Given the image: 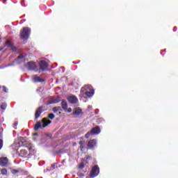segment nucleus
<instances>
[{"instance_id": "nucleus-27", "label": "nucleus", "mask_w": 178, "mask_h": 178, "mask_svg": "<svg viewBox=\"0 0 178 178\" xmlns=\"http://www.w3.org/2000/svg\"><path fill=\"white\" fill-rule=\"evenodd\" d=\"M23 58H24V56H23L22 54H20V55L17 57V59H23Z\"/></svg>"}, {"instance_id": "nucleus-1", "label": "nucleus", "mask_w": 178, "mask_h": 178, "mask_svg": "<svg viewBox=\"0 0 178 178\" xmlns=\"http://www.w3.org/2000/svg\"><path fill=\"white\" fill-rule=\"evenodd\" d=\"M94 89H92V86L90 85H85L81 89V95L83 98H90V97H92L94 95Z\"/></svg>"}, {"instance_id": "nucleus-8", "label": "nucleus", "mask_w": 178, "mask_h": 178, "mask_svg": "<svg viewBox=\"0 0 178 178\" xmlns=\"http://www.w3.org/2000/svg\"><path fill=\"white\" fill-rule=\"evenodd\" d=\"M62 101V97H57L55 98H53L51 100L47 102V105H52V104H59Z\"/></svg>"}, {"instance_id": "nucleus-28", "label": "nucleus", "mask_w": 178, "mask_h": 178, "mask_svg": "<svg viewBox=\"0 0 178 178\" xmlns=\"http://www.w3.org/2000/svg\"><path fill=\"white\" fill-rule=\"evenodd\" d=\"M3 91H4V92H8V89L6 88V87H3Z\"/></svg>"}, {"instance_id": "nucleus-3", "label": "nucleus", "mask_w": 178, "mask_h": 178, "mask_svg": "<svg viewBox=\"0 0 178 178\" xmlns=\"http://www.w3.org/2000/svg\"><path fill=\"white\" fill-rule=\"evenodd\" d=\"M30 33H31V29H30L29 27H24L22 29V30H21L19 37L22 40H29Z\"/></svg>"}, {"instance_id": "nucleus-25", "label": "nucleus", "mask_w": 178, "mask_h": 178, "mask_svg": "<svg viewBox=\"0 0 178 178\" xmlns=\"http://www.w3.org/2000/svg\"><path fill=\"white\" fill-rule=\"evenodd\" d=\"M65 112H67L68 113H72V108L70 107V108H67V110L65 111Z\"/></svg>"}, {"instance_id": "nucleus-23", "label": "nucleus", "mask_w": 178, "mask_h": 178, "mask_svg": "<svg viewBox=\"0 0 178 178\" xmlns=\"http://www.w3.org/2000/svg\"><path fill=\"white\" fill-rule=\"evenodd\" d=\"M91 134H92V133H91V131L87 132V134L85 135L86 138H90V136H91Z\"/></svg>"}, {"instance_id": "nucleus-30", "label": "nucleus", "mask_w": 178, "mask_h": 178, "mask_svg": "<svg viewBox=\"0 0 178 178\" xmlns=\"http://www.w3.org/2000/svg\"><path fill=\"white\" fill-rule=\"evenodd\" d=\"M79 176L80 177H84V175H83V174H81V173H80V174L79 175Z\"/></svg>"}, {"instance_id": "nucleus-20", "label": "nucleus", "mask_w": 178, "mask_h": 178, "mask_svg": "<svg viewBox=\"0 0 178 178\" xmlns=\"http://www.w3.org/2000/svg\"><path fill=\"white\" fill-rule=\"evenodd\" d=\"M47 118H49V119H51L52 120L55 119V115L54 113H49L48 114Z\"/></svg>"}, {"instance_id": "nucleus-24", "label": "nucleus", "mask_w": 178, "mask_h": 178, "mask_svg": "<svg viewBox=\"0 0 178 178\" xmlns=\"http://www.w3.org/2000/svg\"><path fill=\"white\" fill-rule=\"evenodd\" d=\"M2 147H3V140L0 139V149H2Z\"/></svg>"}, {"instance_id": "nucleus-13", "label": "nucleus", "mask_w": 178, "mask_h": 178, "mask_svg": "<svg viewBox=\"0 0 178 178\" xmlns=\"http://www.w3.org/2000/svg\"><path fill=\"white\" fill-rule=\"evenodd\" d=\"M97 146V140L95 139H92L88 141V148H90V149L94 148L95 147Z\"/></svg>"}, {"instance_id": "nucleus-2", "label": "nucleus", "mask_w": 178, "mask_h": 178, "mask_svg": "<svg viewBox=\"0 0 178 178\" xmlns=\"http://www.w3.org/2000/svg\"><path fill=\"white\" fill-rule=\"evenodd\" d=\"M51 123H52V121L48 120L47 118H44L42 120V122H38L37 124H35L34 130L37 131L38 129H44V127H47L48 124H51Z\"/></svg>"}, {"instance_id": "nucleus-6", "label": "nucleus", "mask_w": 178, "mask_h": 178, "mask_svg": "<svg viewBox=\"0 0 178 178\" xmlns=\"http://www.w3.org/2000/svg\"><path fill=\"white\" fill-rule=\"evenodd\" d=\"M72 115L75 118H79L81 115H83V110L79 107L75 108L72 112Z\"/></svg>"}, {"instance_id": "nucleus-29", "label": "nucleus", "mask_w": 178, "mask_h": 178, "mask_svg": "<svg viewBox=\"0 0 178 178\" xmlns=\"http://www.w3.org/2000/svg\"><path fill=\"white\" fill-rule=\"evenodd\" d=\"M13 173H19V170H13Z\"/></svg>"}, {"instance_id": "nucleus-10", "label": "nucleus", "mask_w": 178, "mask_h": 178, "mask_svg": "<svg viewBox=\"0 0 178 178\" xmlns=\"http://www.w3.org/2000/svg\"><path fill=\"white\" fill-rule=\"evenodd\" d=\"M67 99L70 104H77L79 102V99L76 96H69Z\"/></svg>"}, {"instance_id": "nucleus-21", "label": "nucleus", "mask_w": 178, "mask_h": 178, "mask_svg": "<svg viewBox=\"0 0 178 178\" xmlns=\"http://www.w3.org/2000/svg\"><path fill=\"white\" fill-rule=\"evenodd\" d=\"M1 173L3 175H7L8 174V170L6 168H3L1 170Z\"/></svg>"}, {"instance_id": "nucleus-9", "label": "nucleus", "mask_w": 178, "mask_h": 178, "mask_svg": "<svg viewBox=\"0 0 178 178\" xmlns=\"http://www.w3.org/2000/svg\"><path fill=\"white\" fill-rule=\"evenodd\" d=\"M8 163H9V159L8 157L0 158V166H8Z\"/></svg>"}, {"instance_id": "nucleus-34", "label": "nucleus", "mask_w": 178, "mask_h": 178, "mask_svg": "<svg viewBox=\"0 0 178 178\" xmlns=\"http://www.w3.org/2000/svg\"><path fill=\"white\" fill-rule=\"evenodd\" d=\"M0 41H1V39H0Z\"/></svg>"}, {"instance_id": "nucleus-26", "label": "nucleus", "mask_w": 178, "mask_h": 178, "mask_svg": "<svg viewBox=\"0 0 178 178\" xmlns=\"http://www.w3.org/2000/svg\"><path fill=\"white\" fill-rule=\"evenodd\" d=\"M79 169H84V164H83V163L80 164L79 166Z\"/></svg>"}, {"instance_id": "nucleus-17", "label": "nucleus", "mask_w": 178, "mask_h": 178, "mask_svg": "<svg viewBox=\"0 0 178 178\" xmlns=\"http://www.w3.org/2000/svg\"><path fill=\"white\" fill-rule=\"evenodd\" d=\"M52 111L54 112V113H56V112H58V111H62V108L60 106H55L52 108Z\"/></svg>"}, {"instance_id": "nucleus-15", "label": "nucleus", "mask_w": 178, "mask_h": 178, "mask_svg": "<svg viewBox=\"0 0 178 178\" xmlns=\"http://www.w3.org/2000/svg\"><path fill=\"white\" fill-rule=\"evenodd\" d=\"M90 131L92 134H99L101 133V129L98 126L92 128Z\"/></svg>"}, {"instance_id": "nucleus-18", "label": "nucleus", "mask_w": 178, "mask_h": 178, "mask_svg": "<svg viewBox=\"0 0 178 178\" xmlns=\"http://www.w3.org/2000/svg\"><path fill=\"white\" fill-rule=\"evenodd\" d=\"M20 154L22 156H27V151L26 149H21Z\"/></svg>"}, {"instance_id": "nucleus-33", "label": "nucleus", "mask_w": 178, "mask_h": 178, "mask_svg": "<svg viewBox=\"0 0 178 178\" xmlns=\"http://www.w3.org/2000/svg\"><path fill=\"white\" fill-rule=\"evenodd\" d=\"M58 113H59V115H60V113H60V112H59Z\"/></svg>"}, {"instance_id": "nucleus-7", "label": "nucleus", "mask_w": 178, "mask_h": 178, "mask_svg": "<svg viewBox=\"0 0 178 178\" xmlns=\"http://www.w3.org/2000/svg\"><path fill=\"white\" fill-rule=\"evenodd\" d=\"M26 67L28 70H35L37 69V65L35 63L31 61L26 63Z\"/></svg>"}, {"instance_id": "nucleus-31", "label": "nucleus", "mask_w": 178, "mask_h": 178, "mask_svg": "<svg viewBox=\"0 0 178 178\" xmlns=\"http://www.w3.org/2000/svg\"><path fill=\"white\" fill-rule=\"evenodd\" d=\"M14 126H17V122H15Z\"/></svg>"}, {"instance_id": "nucleus-4", "label": "nucleus", "mask_w": 178, "mask_h": 178, "mask_svg": "<svg viewBox=\"0 0 178 178\" xmlns=\"http://www.w3.org/2000/svg\"><path fill=\"white\" fill-rule=\"evenodd\" d=\"M99 175V167L98 165H95L92 168V170L90 173V177L91 178L97 177Z\"/></svg>"}, {"instance_id": "nucleus-22", "label": "nucleus", "mask_w": 178, "mask_h": 178, "mask_svg": "<svg viewBox=\"0 0 178 178\" xmlns=\"http://www.w3.org/2000/svg\"><path fill=\"white\" fill-rule=\"evenodd\" d=\"M6 106H8V104H6V103H3L1 105V109H2L3 111H5V109H6Z\"/></svg>"}, {"instance_id": "nucleus-32", "label": "nucleus", "mask_w": 178, "mask_h": 178, "mask_svg": "<svg viewBox=\"0 0 178 178\" xmlns=\"http://www.w3.org/2000/svg\"><path fill=\"white\" fill-rule=\"evenodd\" d=\"M31 153L32 154H34V151L30 152V154H31Z\"/></svg>"}, {"instance_id": "nucleus-5", "label": "nucleus", "mask_w": 178, "mask_h": 178, "mask_svg": "<svg viewBox=\"0 0 178 178\" xmlns=\"http://www.w3.org/2000/svg\"><path fill=\"white\" fill-rule=\"evenodd\" d=\"M39 65V73H41V72H45V70L48 69V63H47L45 60H41Z\"/></svg>"}, {"instance_id": "nucleus-19", "label": "nucleus", "mask_w": 178, "mask_h": 178, "mask_svg": "<svg viewBox=\"0 0 178 178\" xmlns=\"http://www.w3.org/2000/svg\"><path fill=\"white\" fill-rule=\"evenodd\" d=\"M79 145H80L79 148L81 151H83V149H84V141L83 140L79 141Z\"/></svg>"}, {"instance_id": "nucleus-12", "label": "nucleus", "mask_w": 178, "mask_h": 178, "mask_svg": "<svg viewBox=\"0 0 178 178\" xmlns=\"http://www.w3.org/2000/svg\"><path fill=\"white\" fill-rule=\"evenodd\" d=\"M42 106H39L35 112V119H38V118L41 116V113H42Z\"/></svg>"}, {"instance_id": "nucleus-16", "label": "nucleus", "mask_w": 178, "mask_h": 178, "mask_svg": "<svg viewBox=\"0 0 178 178\" xmlns=\"http://www.w3.org/2000/svg\"><path fill=\"white\" fill-rule=\"evenodd\" d=\"M61 108L63 109V111L67 110V102H66V99L61 100Z\"/></svg>"}, {"instance_id": "nucleus-11", "label": "nucleus", "mask_w": 178, "mask_h": 178, "mask_svg": "<svg viewBox=\"0 0 178 178\" xmlns=\"http://www.w3.org/2000/svg\"><path fill=\"white\" fill-rule=\"evenodd\" d=\"M32 80L33 83H44V81H45V80L41 79V77L38 76L37 75H33Z\"/></svg>"}, {"instance_id": "nucleus-14", "label": "nucleus", "mask_w": 178, "mask_h": 178, "mask_svg": "<svg viewBox=\"0 0 178 178\" xmlns=\"http://www.w3.org/2000/svg\"><path fill=\"white\" fill-rule=\"evenodd\" d=\"M6 47H8V48H10L11 51H16V47L13 46V44L12 43V42L8 40L7 42H6Z\"/></svg>"}]
</instances>
